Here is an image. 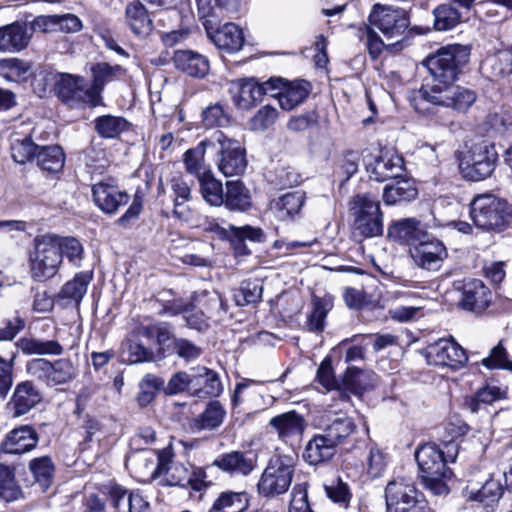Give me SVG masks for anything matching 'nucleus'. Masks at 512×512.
<instances>
[{"label": "nucleus", "mask_w": 512, "mask_h": 512, "mask_svg": "<svg viewBox=\"0 0 512 512\" xmlns=\"http://www.w3.org/2000/svg\"><path fill=\"white\" fill-rule=\"evenodd\" d=\"M94 128L100 137L113 139L128 128V121L124 117L107 114L94 120Z\"/></svg>", "instance_id": "nucleus-48"}, {"label": "nucleus", "mask_w": 512, "mask_h": 512, "mask_svg": "<svg viewBox=\"0 0 512 512\" xmlns=\"http://www.w3.org/2000/svg\"><path fill=\"white\" fill-rule=\"evenodd\" d=\"M43 392L32 380L18 382L6 403V411L13 419L23 417L43 401Z\"/></svg>", "instance_id": "nucleus-9"}, {"label": "nucleus", "mask_w": 512, "mask_h": 512, "mask_svg": "<svg viewBox=\"0 0 512 512\" xmlns=\"http://www.w3.org/2000/svg\"><path fill=\"white\" fill-rule=\"evenodd\" d=\"M226 411L219 401H211L206 409L192 422V428L198 431L214 430L224 421Z\"/></svg>", "instance_id": "nucleus-45"}, {"label": "nucleus", "mask_w": 512, "mask_h": 512, "mask_svg": "<svg viewBox=\"0 0 512 512\" xmlns=\"http://www.w3.org/2000/svg\"><path fill=\"white\" fill-rule=\"evenodd\" d=\"M490 302L489 289L480 280H473L464 285L461 304L470 311H482Z\"/></svg>", "instance_id": "nucleus-36"}, {"label": "nucleus", "mask_w": 512, "mask_h": 512, "mask_svg": "<svg viewBox=\"0 0 512 512\" xmlns=\"http://www.w3.org/2000/svg\"><path fill=\"white\" fill-rule=\"evenodd\" d=\"M223 204L229 210L246 211L252 204L250 191L239 180L227 181Z\"/></svg>", "instance_id": "nucleus-37"}, {"label": "nucleus", "mask_w": 512, "mask_h": 512, "mask_svg": "<svg viewBox=\"0 0 512 512\" xmlns=\"http://www.w3.org/2000/svg\"><path fill=\"white\" fill-rule=\"evenodd\" d=\"M394 180L384 188L383 199L386 204L393 205L401 201H410L417 196V189L413 182L403 176Z\"/></svg>", "instance_id": "nucleus-43"}, {"label": "nucleus", "mask_w": 512, "mask_h": 512, "mask_svg": "<svg viewBox=\"0 0 512 512\" xmlns=\"http://www.w3.org/2000/svg\"><path fill=\"white\" fill-rule=\"evenodd\" d=\"M336 446L322 431L315 434L306 444L303 459L310 465L329 461L336 453Z\"/></svg>", "instance_id": "nucleus-30"}, {"label": "nucleus", "mask_w": 512, "mask_h": 512, "mask_svg": "<svg viewBox=\"0 0 512 512\" xmlns=\"http://www.w3.org/2000/svg\"><path fill=\"white\" fill-rule=\"evenodd\" d=\"M470 216L478 228L502 232L512 224V204L492 194L477 195L470 204Z\"/></svg>", "instance_id": "nucleus-2"}, {"label": "nucleus", "mask_w": 512, "mask_h": 512, "mask_svg": "<svg viewBox=\"0 0 512 512\" xmlns=\"http://www.w3.org/2000/svg\"><path fill=\"white\" fill-rule=\"evenodd\" d=\"M274 83L277 84L276 81H271V78L263 83H259L254 78L236 80L232 85L235 106L242 110L251 109L262 100L264 95L270 96V92L274 89L271 85Z\"/></svg>", "instance_id": "nucleus-14"}, {"label": "nucleus", "mask_w": 512, "mask_h": 512, "mask_svg": "<svg viewBox=\"0 0 512 512\" xmlns=\"http://www.w3.org/2000/svg\"><path fill=\"white\" fill-rule=\"evenodd\" d=\"M126 21L137 36H147L152 31V20L141 2H131L125 10Z\"/></svg>", "instance_id": "nucleus-38"}, {"label": "nucleus", "mask_w": 512, "mask_h": 512, "mask_svg": "<svg viewBox=\"0 0 512 512\" xmlns=\"http://www.w3.org/2000/svg\"><path fill=\"white\" fill-rule=\"evenodd\" d=\"M210 40L220 50L235 53L241 50L244 44L242 29L234 23H226L208 35Z\"/></svg>", "instance_id": "nucleus-31"}, {"label": "nucleus", "mask_w": 512, "mask_h": 512, "mask_svg": "<svg viewBox=\"0 0 512 512\" xmlns=\"http://www.w3.org/2000/svg\"><path fill=\"white\" fill-rule=\"evenodd\" d=\"M305 201V192L301 190L289 192L273 199L270 202V210L279 221H293L300 215Z\"/></svg>", "instance_id": "nucleus-25"}, {"label": "nucleus", "mask_w": 512, "mask_h": 512, "mask_svg": "<svg viewBox=\"0 0 512 512\" xmlns=\"http://www.w3.org/2000/svg\"><path fill=\"white\" fill-rule=\"evenodd\" d=\"M199 19L202 21L207 35L220 27L225 18H233L230 15L235 10L236 2H196Z\"/></svg>", "instance_id": "nucleus-22"}, {"label": "nucleus", "mask_w": 512, "mask_h": 512, "mask_svg": "<svg viewBox=\"0 0 512 512\" xmlns=\"http://www.w3.org/2000/svg\"><path fill=\"white\" fill-rule=\"evenodd\" d=\"M32 63L20 58L10 57L0 59V77L7 82L20 83L28 79Z\"/></svg>", "instance_id": "nucleus-41"}, {"label": "nucleus", "mask_w": 512, "mask_h": 512, "mask_svg": "<svg viewBox=\"0 0 512 512\" xmlns=\"http://www.w3.org/2000/svg\"><path fill=\"white\" fill-rule=\"evenodd\" d=\"M191 306L199 308L200 311H204V314L210 317L220 309L224 310V304L220 295L206 290L196 292L193 295Z\"/></svg>", "instance_id": "nucleus-54"}, {"label": "nucleus", "mask_w": 512, "mask_h": 512, "mask_svg": "<svg viewBox=\"0 0 512 512\" xmlns=\"http://www.w3.org/2000/svg\"><path fill=\"white\" fill-rule=\"evenodd\" d=\"M93 75L92 85L89 86L91 96H93L94 105L97 106L101 101V92L104 86L113 80H116L125 74V69L120 65L111 66L108 63H97L91 69Z\"/></svg>", "instance_id": "nucleus-32"}, {"label": "nucleus", "mask_w": 512, "mask_h": 512, "mask_svg": "<svg viewBox=\"0 0 512 512\" xmlns=\"http://www.w3.org/2000/svg\"><path fill=\"white\" fill-rule=\"evenodd\" d=\"M39 441L35 429L21 425L8 432L1 443V451L6 454H24L33 450Z\"/></svg>", "instance_id": "nucleus-19"}, {"label": "nucleus", "mask_w": 512, "mask_h": 512, "mask_svg": "<svg viewBox=\"0 0 512 512\" xmlns=\"http://www.w3.org/2000/svg\"><path fill=\"white\" fill-rule=\"evenodd\" d=\"M194 382V368L191 369L190 373L180 371L175 373L168 381L167 391L169 394H177L185 390L193 393Z\"/></svg>", "instance_id": "nucleus-60"}, {"label": "nucleus", "mask_w": 512, "mask_h": 512, "mask_svg": "<svg viewBox=\"0 0 512 512\" xmlns=\"http://www.w3.org/2000/svg\"><path fill=\"white\" fill-rule=\"evenodd\" d=\"M34 26L40 28L43 32L52 31L54 27H58L61 31L71 33L78 32L82 24L77 16L65 14L39 17L35 20Z\"/></svg>", "instance_id": "nucleus-46"}, {"label": "nucleus", "mask_w": 512, "mask_h": 512, "mask_svg": "<svg viewBox=\"0 0 512 512\" xmlns=\"http://www.w3.org/2000/svg\"><path fill=\"white\" fill-rule=\"evenodd\" d=\"M40 146L36 145L30 136L17 139L11 146L12 158L19 164L35 161Z\"/></svg>", "instance_id": "nucleus-56"}, {"label": "nucleus", "mask_w": 512, "mask_h": 512, "mask_svg": "<svg viewBox=\"0 0 512 512\" xmlns=\"http://www.w3.org/2000/svg\"><path fill=\"white\" fill-rule=\"evenodd\" d=\"M277 118V110L270 105H265L250 119V129L254 131H264L272 126Z\"/></svg>", "instance_id": "nucleus-59"}, {"label": "nucleus", "mask_w": 512, "mask_h": 512, "mask_svg": "<svg viewBox=\"0 0 512 512\" xmlns=\"http://www.w3.org/2000/svg\"><path fill=\"white\" fill-rule=\"evenodd\" d=\"M268 425L279 440L288 442V440L303 434L306 420L302 414L291 410L272 417Z\"/></svg>", "instance_id": "nucleus-21"}, {"label": "nucleus", "mask_w": 512, "mask_h": 512, "mask_svg": "<svg viewBox=\"0 0 512 512\" xmlns=\"http://www.w3.org/2000/svg\"><path fill=\"white\" fill-rule=\"evenodd\" d=\"M202 120L206 127H223L228 125L230 118L223 106L216 103L203 110Z\"/></svg>", "instance_id": "nucleus-61"}, {"label": "nucleus", "mask_w": 512, "mask_h": 512, "mask_svg": "<svg viewBox=\"0 0 512 512\" xmlns=\"http://www.w3.org/2000/svg\"><path fill=\"white\" fill-rule=\"evenodd\" d=\"M173 63L177 70L195 78H203L210 68L207 57L192 50L175 51Z\"/></svg>", "instance_id": "nucleus-28"}, {"label": "nucleus", "mask_w": 512, "mask_h": 512, "mask_svg": "<svg viewBox=\"0 0 512 512\" xmlns=\"http://www.w3.org/2000/svg\"><path fill=\"white\" fill-rule=\"evenodd\" d=\"M213 152L218 155L217 167L225 177L241 175L246 167L245 150L240 143L217 130L212 134Z\"/></svg>", "instance_id": "nucleus-7"}, {"label": "nucleus", "mask_w": 512, "mask_h": 512, "mask_svg": "<svg viewBox=\"0 0 512 512\" xmlns=\"http://www.w3.org/2000/svg\"><path fill=\"white\" fill-rule=\"evenodd\" d=\"M482 365L488 369H507L512 371V362L507 359V353L501 342L492 348L490 355L482 359Z\"/></svg>", "instance_id": "nucleus-62"}, {"label": "nucleus", "mask_w": 512, "mask_h": 512, "mask_svg": "<svg viewBox=\"0 0 512 512\" xmlns=\"http://www.w3.org/2000/svg\"><path fill=\"white\" fill-rule=\"evenodd\" d=\"M54 240L60 246L61 260L63 261V257L65 256L72 265L79 267L84 252L83 246L79 240L74 237H60L57 235H54Z\"/></svg>", "instance_id": "nucleus-53"}, {"label": "nucleus", "mask_w": 512, "mask_h": 512, "mask_svg": "<svg viewBox=\"0 0 512 512\" xmlns=\"http://www.w3.org/2000/svg\"><path fill=\"white\" fill-rule=\"evenodd\" d=\"M95 205L106 214H115L129 202V195L120 190L113 180L99 181L92 186Z\"/></svg>", "instance_id": "nucleus-17"}, {"label": "nucleus", "mask_w": 512, "mask_h": 512, "mask_svg": "<svg viewBox=\"0 0 512 512\" xmlns=\"http://www.w3.org/2000/svg\"><path fill=\"white\" fill-rule=\"evenodd\" d=\"M29 469L42 490L45 491L49 488L55 471L54 464L49 456L32 459L29 463Z\"/></svg>", "instance_id": "nucleus-52"}, {"label": "nucleus", "mask_w": 512, "mask_h": 512, "mask_svg": "<svg viewBox=\"0 0 512 512\" xmlns=\"http://www.w3.org/2000/svg\"><path fill=\"white\" fill-rule=\"evenodd\" d=\"M429 234L420 221L415 218H406L392 223L388 227V237L403 244L415 247L424 241Z\"/></svg>", "instance_id": "nucleus-23"}, {"label": "nucleus", "mask_w": 512, "mask_h": 512, "mask_svg": "<svg viewBox=\"0 0 512 512\" xmlns=\"http://www.w3.org/2000/svg\"><path fill=\"white\" fill-rule=\"evenodd\" d=\"M429 364L459 369L468 360L465 350L454 340L441 338L429 344L425 349Z\"/></svg>", "instance_id": "nucleus-10"}, {"label": "nucleus", "mask_w": 512, "mask_h": 512, "mask_svg": "<svg viewBox=\"0 0 512 512\" xmlns=\"http://www.w3.org/2000/svg\"><path fill=\"white\" fill-rule=\"evenodd\" d=\"M174 201V215L179 219H187L189 209L186 203L191 198V188L181 177H174L170 182Z\"/></svg>", "instance_id": "nucleus-47"}, {"label": "nucleus", "mask_w": 512, "mask_h": 512, "mask_svg": "<svg viewBox=\"0 0 512 512\" xmlns=\"http://www.w3.org/2000/svg\"><path fill=\"white\" fill-rule=\"evenodd\" d=\"M26 372L49 388L66 385L78 374L77 368L69 358L50 361L45 358H34L27 362Z\"/></svg>", "instance_id": "nucleus-6"}, {"label": "nucleus", "mask_w": 512, "mask_h": 512, "mask_svg": "<svg viewBox=\"0 0 512 512\" xmlns=\"http://www.w3.org/2000/svg\"><path fill=\"white\" fill-rule=\"evenodd\" d=\"M91 275L80 272L66 282L56 296V302L63 307H78L87 292Z\"/></svg>", "instance_id": "nucleus-29"}, {"label": "nucleus", "mask_w": 512, "mask_h": 512, "mask_svg": "<svg viewBox=\"0 0 512 512\" xmlns=\"http://www.w3.org/2000/svg\"><path fill=\"white\" fill-rule=\"evenodd\" d=\"M322 431L336 447L357 442L359 439V430L356 423L353 418L346 415H338L330 419Z\"/></svg>", "instance_id": "nucleus-24"}, {"label": "nucleus", "mask_w": 512, "mask_h": 512, "mask_svg": "<svg viewBox=\"0 0 512 512\" xmlns=\"http://www.w3.org/2000/svg\"><path fill=\"white\" fill-rule=\"evenodd\" d=\"M503 494V487L499 480L489 479L476 492H472L471 498L486 505L497 502Z\"/></svg>", "instance_id": "nucleus-57"}, {"label": "nucleus", "mask_w": 512, "mask_h": 512, "mask_svg": "<svg viewBox=\"0 0 512 512\" xmlns=\"http://www.w3.org/2000/svg\"><path fill=\"white\" fill-rule=\"evenodd\" d=\"M249 507V495L246 492L226 491L214 501L209 512H244Z\"/></svg>", "instance_id": "nucleus-42"}, {"label": "nucleus", "mask_w": 512, "mask_h": 512, "mask_svg": "<svg viewBox=\"0 0 512 512\" xmlns=\"http://www.w3.org/2000/svg\"><path fill=\"white\" fill-rule=\"evenodd\" d=\"M497 152L495 147L479 143L472 147L462 164L465 165L464 175L471 181H481L491 175L495 168Z\"/></svg>", "instance_id": "nucleus-11"}, {"label": "nucleus", "mask_w": 512, "mask_h": 512, "mask_svg": "<svg viewBox=\"0 0 512 512\" xmlns=\"http://www.w3.org/2000/svg\"><path fill=\"white\" fill-rule=\"evenodd\" d=\"M368 21L370 26L377 28L388 40L401 38L410 24L406 10L381 3L372 7Z\"/></svg>", "instance_id": "nucleus-8"}, {"label": "nucleus", "mask_w": 512, "mask_h": 512, "mask_svg": "<svg viewBox=\"0 0 512 512\" xmlns=\"http://www.w3.org/2000/svg\"><path fill=\"white\" fill-rule=\"evenodd\" d=\"M316 381L327 391L337 390L339 388V382L334 376L331 360L326 358L320 364L317 373Z\"/></svg>", "instance_id": "nucleus-64"}, {"label": "nucleus", "mask_w": 512, "mask_h": 512, "mask_svg": "<svg viewBox=\"0 0 512 512\" xmlns=\"http://www.w3.org/2000/svg\"><path fill=\"white\" fill-rule=\"evenodd\" d=\"M213 146H215V142L212 140V135H210L183 154L182 160L186 172L195 176L197 180L212 172L210 167L206 165L204 157L206 151L213 152Z\"/></svg>", "instance_id": "nucleus-26"}, {"label": "nucleus", "mask_w": 512, "mask_h": 512, "mask_svg": "<svg viewBox=\"0 0 512 512\" xmlns=\"http://www.w3.org/2000/svg\"><path fill=\"white\" fill-rule=\"evenodd\" d=\"M277 84L271 85L270 96L276 98L283 110L290 111L300 105L309 94V84L305 81L285 82L281 78H271Z\"/></svg>", "instance_id": "nucleus-18"}, {"label": "nucleus", "mask_w": 512, "mask_h": 512, "mask_svg": "<svg viewBox=\"0 0 512 512\" xmlns=\"http://www.w3.org/2000/svg\"><path fill=\"white\" fill-rule=\"evenodd\" d=\"M194 390L197 397L218 396L223 391L219 375L204 366L194 368Z\"/></svg>", "instance_id": "nucleus-35"}, {"label": "nucleus", "mask_w": 512, "mask_h": 512, "mask_svg": "<svg viewBox=\"0 0 512 512\" xmlns=\"http://www.w3.org/2000/svg\"><path fill=\"white\" fill-rule=\"evenodd\" d=\"M203 199L211 206H221L224 203V191L221 181L216 179L213 172L198 179Z\"/></svg>", "instance_id": "nucleus-50"}, {"label": "nucleus", "mask_w": 512, "mask_h": 512, "mask_svg": "<svg viewBox=\"0 0 512 512\" xmlns=\"http://www.w3.org/2000/svg\"><path fill=\"white\" fill-rule=\"evenodd\" d=\"M30 41L24 25L13 23L0 28V52H19L25 49Z\"/></svg>", "instance_id": "nucleus-34"}, {"label": "nucleus", "mask_w": 512, "mask_h": 512, "mask_svg": "<svg viewBox=\"0 0 512 512\" xmlns=\"http://www.w3.org/2000/svg\"><path fill=\"white\" fill-rule=\"evenodd\" d=\"M365 166L370 178L381 182L401 178L405 171L403 158L393 151L366 160Z\"/></svg>", "instance_id": "nucleus-15"}, {"label": "nucleus", "mask_w": 512, "mask_h": 512, "mask_svg": "<svg viewBox=\"0 0 512 512\" xmlns=\"http://www.w3.org/2000/svg\"><path fill=\"white\" fill-rule=\"evenodd\" d=\"M22 496V490L15 478V468L0 464V499L13 502Z\"/></svg>", "instance_id": "nucleus-49"}, {"label": "nucleus", "mask_w": 512, "mask_h": 512, "mask_svg": "<svg viewBox=\"0 0 512 512\" xmlns=\"http://www.w3.org/2000/svg\"><path fill=\"white\" fill-rule=\"evenodd\" d=\"M19 345L25 355L59 356L64 348L57 340H44L39 338H20Z\"/></svg>", "instance_id": "nucleus-44"}, {"label": "nucleus", "mask_w": 512, "mask_h": 512, "mask_svg": "<svg viewBox=\"0 0 512 512\" xmlns=\"http://www.w3.org/2000/svg\"><path fill=\"white\" fill-rule=\"evenodd\" d=\"M170 452L164 449L158 453V464L152 476L164 475V481L169 486H185L190 477L188 469L181 463H170Z\"/></svg>", "instance_id": "nucleus-27"}, {"label": "nucleus", "mask_w": 512, "mask_h": 512, "mask_svg": "<svg viewBox=\"0 0 512 512\" xmlns=\"http://www.w3.org/2000/svg\"><path fill=\"white\" fill-rule=\"evenodd\" d=\"M62 264L60 246L54 234L36 236L28 251L29 273L33 280L43 282L53 278Z\"/></svg>", "instance_id": "nucleus-3"}, {"label": "nucleus", "mask_w": 512, "mask_h": 512, "mask_svg": "<svg viewBox=\"0 0 512 512\" xmlns=\"http://www.w3.org/2000/svg\"><path fill=\"white\" fill-rule=\"evenodd\" d=\"M173 351L185 361H192L200 357L202 348L185 338H175L172 345Z\"/></svg>", "instance_id": "nucleus-63"}, {"label": "nucleus", "mask_w": 512, "mask_h": 512, "mask_svg": "<svg viewBox=\"0 0 512 512\" xmlns=\"http://www.w3.org/2000/svg\"><path fill=\"white\" fill-rule=\"evenodd\" d=\"M377 380V375L372 371L349 367L344 382L353 394L362 395L364 392L373 389Z\"/></svg>", "instance_id": "nucleus-39"}, {"label": "nucleus", "mask_w": 512, "mask_h": 512, "mask_svg": "<svg viewBox=\"0 0 512 512\" xmlns=\"http://www.w3.org/2000/svg\"><path fill=\"white\" fill-rule=\"evenodd\" d=\"M415 458L422 477L452 474L446 467L443 452L435 444L427 443L420 446L415 452Z\"/></svg>", "instance_id": "nucleus-20"}, {"label": "nucleus", "mask_w": 512, "mask_h": 512, "mask_svg": "<svg viewBox=\"0 0 512 512\" xmlns=\"http://www.w3.org/2000/svg\"><path fill=\"white\" fill-rule=\"evenodd\" d=\"M296 466V459L290 455L273 456L257 483L258 494L274 498L286 493L291 486Z\"/></svg>", "instance_id": "nucleus-5"}, {"label": "nucleus", "mask_w": 512, "mask_h": 512, "mask_svg": "<svg viewBox=\"0 0 512 512\" xmlns=\"http://www.w3.org/2000/svg\"><path fill=\"white\" fill-rule=\"evenodd\" d=\"M421 496L411 478L396 477L390 480L385 488L386 510L397 512Z\"/></svg>", "instance_id": "nucleus-16"}, {"label": "nucleus", "mask_w": 512, "mask_h": 512, "mask_svg": "<svg viewBox=\"0 0 512 512\" xmlns=\"http://www.w3.org/2000/svg\"><path fill=\"white\" fill-rule=\"evenodd\" d=\"M263 292L262 284L258 280H245L234 294L238 306L255 304L261 300Z\"/></svg>", "instance_id": "nucleus-55"}, {"label": "nucleus", "mask_w": 512, "mask_h": 512, "mask_svg": "<svg viewBox=\"0 0 512 512\" xmlns=\"http://www.w3.org/2000/svg\"><path fill=\"white\" fill-rule=\"evenodd\" d=\"M350 211L354 217L353 236L372 238L383 233V215L378 198L370 193L358 194L351 201Z\"/></svg>", "instance_id": "nucleus-4"}, {"label": "nucleus", "mask_w": 512, "mask_h": 512, "mask_svg": "<svg viewBox=\"0 0 512 512\" xmlns=\"http://www.w3.org/2000/svg\"><path fill=\"white\" fill-rule=\"evenodd\" d=\"M35 162L42 171L54 174L62 170L65 155L58 145L40 146Z\"/></svg>", "instance_id": "nucleus-40"}, {"label": "nucleus", "mask_w": 512, "mask_h": 512, "mask_svg": "<svg viewBox=\"0 0 512 512\" xmlns=\"http://www.w3.org/2000/svg\"><path fill=\"white\" fill-rule=\"evenodd\" d=\"M55 91L62 102L70 106H93V96L84 78L71 74H59L55 82Z\"/></svg>", "instance_id": "nucleus-13"}, {"label": "nucleus", "mask_w": 512, "mask_h": 512, "mask_svg": "<svg viewBox=\"0 0 512 512\" xmlns=\"http://www.w3.org/2000/svg\"><path fill=\"white\" fill-rule=\"evenodd\" d=\"M470 51L462 45H448L427 56L423 65L428 69L432 84L422 86L413 93L411 104L421 111L420 101L466 111L475 101L476 93L468 88L455 85L459 73L468 63Z\"/></svg>", "instance_id": "nucleus-1"}, {"label": "nucleus", "mask_w": 512, "mask_h": 512, "mask_svg": "<svg viewBox=\"0 0 512 512\" xmlns=\"http://www.w3.org/2000/svg\"><path fill=\"white\" fill-rule=\"evenodd\" d=\"M213 466L230 475L247 476L254 469L253 460L241 451H232L217 457Z\"/></svg>", "instance_id": "nucleus-33"}, {"label": "nucleus", "mask_w": 512, "mask_h": 512, "mask_svg": "<svg viewBox=\"0 0 512 512\" xmlns=\"http://www.w3.org/2000/svg\"><path fill=\"white\" fill-rule=\"evenodd\" d=\"M434 27L438 31H446L454 28L462 18L461 12L452 3L439 5L433 11Z\"/></svg>", "instance_id": "nucleus-51"}, {"label": "nucleus", "mask_w": 512, "mask_h": 512, "mask_svg": "<svg viewBox=\"0 0 512 512\" xmlns=\"http://www.w3.org/2000/svg\"><path fill=\"white\" fill-rule=\"evenodd\" d=\"M410 255L418 268L436 272L447 259L448 251L442 241L429 235L424 241L410 248Z\"/></svg>", "instance_id": "nucleus-12"}, {"label": "nucleus", "mask_w": 512, "mask_h": 512, "mask_svg": "<svg viewBox=\"0 0 512 512\" xmlns=\"http://www.w3.org/2000/svg\"><path fill=\"white\" fill-rule=\"evenodd\" d=\"M500 398V390L497 387H484L479 389L475 395L466 399L465 405L472 412L476 413L481 409L482 404H489Z\"/></svg>", "instance_id": "nucleus-58"}]
</instances>
